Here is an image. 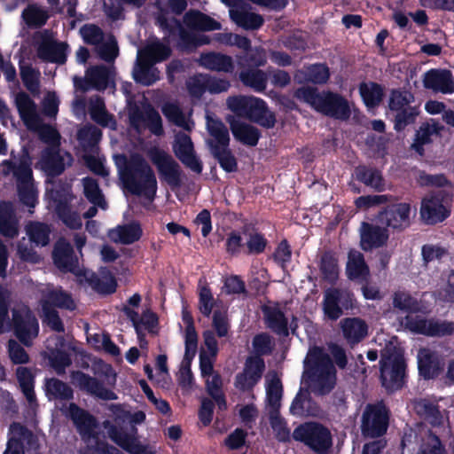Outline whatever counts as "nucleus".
Instances as JSON below:
<instances>
[{
	"label": "nucleus",
	"instance_id": "1",
	"mask_svg": "<svg viewBox=\"0 0 454 454\" xmlns=\"http://www.w3.org/2000/svg\"><path fill=\"white\" fill-rule=\"evenodd\" d=\"M119 177L131 194L153 200L158 190L155 173L145 158L135 153L129 159L124 154L116 157Z\"/></svg>",
	"mask_w": 454,
	"mask_h": 454
},
{
	"label": "nucleus",
	"instance_id": "2",
	"mask_svg": "<svg viewBox=\"0 0 454 454\" xmlns=\"http://www.w3.org/2000/svg\"><path fill=\"white\" fill-rule=\"evenodd\" d=\"M294 95L327 117L348 121L351 116L349 102L340 93L331 90L319 91L316 87L303 86L298 88Z\"/></svg>",
	"mask_w": 454,
	"mask_h": 454
},
{
	"label": "nucleus",
	"instance_id": "3",
	"mask_svg": "<svg viewBox=\"0 0 454 454\" xmlns=\"http://www.w3.org/2000/svg\"><path fill=\"white\" fill-rule=\"evenodd\" d=\"M406 361L403 351L388 342L380 351V378L387 392H395L406 383Z\"/></svg>",
	"mask_w": 454,
	"mask_h": 454
},
{
	"label": "nucleus",
	"instance_id": "4",
	"mask_svg": "<svg viewBox=\"0 0 454 454\" xmlns=\"http://www.w3.org/2000/svg\"><path fill=\"white\" fill-rule=\"evenodd\" d=\"M229 109L238 117L245 118L265 129H272L276 124V114L267 103L254 96H233L227 99Z\"/></svg>",
	"mask_w": 454,
	"mask_h": 454
},
{
	"label": "nucleus",
	"instance_id": "5",
	"mask_svg": "<svg viewBox=\"0 0 454 454\" xmlns=\"http://www.w3.org/2000/svg\"><path fill=\"white\" fill-rule=\"evenodd\" d=\"M207 130L213 137L207 141L213 158L226 173L237 172L238 160L230 148L231 138L227 127L219 119L210 120L207 122Z\"/></svg>",
	"mask_w": 454,
	"mask_h": 454
},
{
	"label": "nucleus",
	"instance_id": "6",
	"mask_svg": "<svg viewBox=\"0 0 454 454\" xmlns=\"http://www.w3.org/2000/svg\"><path fill=\"white\" fill-rule=\"evenodd\" d=\"M145 420V413L138 411L131 414L129 428L122 426L110 425L107 429L109 438L129 454H155L149 444H143L138 439L137 424Z\"/></svg>",
	"mask_w": 454,
	"mask_h": 454
},
{
	"label": "nucleus",
	"instance_id": "7",
	"mask_svg": "<svg viewBox=\"0 0 454 454\" xmlns=\"http://www.w3.org/2000/svg\"><path fill=\"white\" fill-rule=\"evenodd\" d=\"M293 438L319 454L326 453L333 445L330 430L318 422L299 425L293 432Z\"/></svg>",
	"mask_w": 454,
	"mask_h": 454
},
{
	"label": "nucleus",
	"instance_id": "8",
	"mask_svg": "<svg viewBox=\"0 0 454 454\" xmlns=\"http://www.w3.org/2000/svg\"><path fill=\"white\" fill-rule=\"evenodd\" d=\"M389 410L383 402L368 403L361 418V434L365 439L380 438L389 426Z\"/></svg>",
	"mask_w": 454,
	"mask_h": 454
},
{
	"label": "nucleus",
	"instance_id": "9",
	"mask_svg": "<svg viewBox=\"0 0 454 454\" xmlns=\"http://www.w3.org/2000/svg\"><path fill=\"white\" fill-rule=\"evenodd\" d=\"M356 308L354 293L348 288L328 287L324 291L322 309L325 318L338 320L345 312Z\"/></svg>",
	"mask_w": 454,
	"mask_h": 454
},
{
	"label": "nucleus",
	"instance_id": "10",
	"mask_svg": "<svg viewBox=\"0 0 454 454\" xmlns=\"http://www.w3.org/2000/svg\"><path fill=\"white\" fill-rule=\"evenodd\" d=\"M148 157L156 167L160 180L171 187L181 186L183 170L179 163L170 154L154 146L148 151Z\"/></svg>",
	"mask_w": 454,
	"mask_h": 454
},
{
	"label": "nucleus",
	"instance_id": "11",
	"mask_svg": "<svg viewBox=\"0 0 454 454\" xmlns=\"http://www.w3.org/2000/svg\"><path fill=\"white\" fill-rule=\"evenodd\" d=\"M12 325L16 338L27 347H30L33 339L38 336L39 323L28 307L13 309Z\"/></svg>",
	"mask_w": 454,
	"mask_h": 454
},
{
	"label": "nucleus",
	"instance_id": "12",
	"mask_svg": "<svg viewBox=\"0 0 454 454\" xmlns=\"http://www.w3.org/2000/svg\"><path fill=\"white\" fill-rule=\"evenodd\" d=\"M50 195L59 219L72 230L80 229L82 225V219L77 212L72 211L70 206V188L59 186L51 190Z\"/></svg>",
	"mask_w": 454,
	"mask_h": 454
},
{
	"label": "nucleus",
	"instance_id": "13",
	"mask_svg": "<svg viewBox=\"0 0 454 454\" xmlns=\"http://www.w3.org/2000/svg\"><path fill=\"white\" fill-rule=\"evenodd\" d=\"M67 417L73 421L77 433L83 442H90L98 438L99 432L97 418L87 410L81 408L74 403H71L67 410Z\"/></svg>",
	"mask_w": 454,
	"mask_h": 454
},
{
	"label": "nucleus",
	"instance_id": "14",
	"mask_svg": "<svg viewBox=\"0 0 454 454\" xmlns=\"http://www.w3.org/2000/svg\"><path fill=\"white\" fill-rule=\"evenodd\" d=\"M52 259L62 272H70L77 277H85L86 270L78 266V259L72 245L65 239H59L54 245Z\"/></svg>",
	"mask_w": 454,
	"mask_h": 454
},
{
	"label": "nucleus",
	"instance_id": "15",
	"mask_svg": "<svg viewBox=\"0 0 454 454\" xmlns=\"http://www.w3.org/2000/svg\"><path fill=\"white\" fill-rule=\"evenodd\" d=\"M411 205L400 202L387 206L377 216L379 223L396 231H403L411 225Z\"/></svg>",
	"mask_w": 454,
	"mask_h": 454
},
{
	"label": "nucleus",
	"instance_id": "16",
	"mask_svg": "<svg viewBox=\"0 0 454 454\" xmlns=\"http://www.w3.org/2000/svg\"><path fill=\"white\" fill-rule=\"evenodd\" d=\"M72 379L82 391L86 392L98 399L103 401H113L117 399V395L113 390L106 387L102 381L83 372H73Z\"/></svg>",
	"mask_w": 454,
	"mask_h": 454
},
{
	"label": "nucleus",
	"instance_id": "17",
	"mask_svg": "<svg viewBox=\"0 0 454 454\" xmlns=\"http://www.w3.org/2000/svg\"><path fill=\"white\" fill-rule=\"evenodd\" d=\"M442 194L424 198L420 207V216L427 224H436L443 222L450 215V210L443 205Z\"/></svg>",
	"mask_w": 454,
	"mask_h": 454
},
{
	"label": "nucleus",
	"instance_id": "18",
	"mask_svg": "<svg viewBox=\"0 0 454 454\" xmlns=\"http://www.w3.org/2000/svg\"><path fill=\"white\" fill-rule=\"evenodd\" d=\"M176 158L188 168L196 174L203 170V164L196 155L193 143L188 135L180 137L173 147Z\"/></svg>",
	"mask_w": 454,
	"mask_h": 454
},
{
	"label": "nucleus",
	"instance_id": "19",
	"mask_svg": "<svg viewBox=\"0 0 454 454\" xmlns=\"http://www.w3.org/2000/svg\"><path fill=\"white\" fill-rule=\"evenodd\" d=\"M423 85L426 89L443 94L454 93L452 73L447 69H430L424 74Z\"/></svg>",
	"mask_w": 454,
	"mask_h": 454
},
{
	"label": "nucleus",
	"instance_id": "20",
	"mask_svg": "<svg viewBox=\"0 0 454 454\" xmlns=\"http://www.w3.org/2000/svg\"><path fill=\"white\" fill-rule=\"evenodd\" d=\"M440 356L428 348H422L418 354L419 374L424 380L437 378L443 370Z\"/></svg>",
	"mask_w": 454,
	"mask_h": 454
},
{
	"label": "nucleus",
	"instance_id": "21",
	"mask_svg": "<svg viewBox=\"0 0 454 454\" xmlns=\"http://www.w3.org/2000/svg\"><path fill=\"white\" fill-rule=\"evenodd\" d=\"M68 45L55 40H43L37 47V57L50 63L64 65L67 62Z\"/></svg>",
	"mask_w": 454,
	"mask_h": 454
},
{
	"label": "nucleus",
	"instance_id": "22",
	"mask_svg": "<svg viewBox=\"0 0 454 454\" xmlns=\"http://www.w3.org/2000/svg\"><path fill=\"white\" fill-rule=\"evenodd\" d=\"M347 278L358 283L367 282L370 278V269L365 262L364 254L355 249H351L348 254L346 265Z\"/></svg>",
	"mask_w": 454,
	"mask_h": 454
},
{
	"label": "nucleus",
	"instance_id": "23",
	"mask_svg": "<svg viewBox=\"0 0 454 454\" xmlns=\"http://www.w3.org/2000/svg\"><path fill=\"white\" fill-rule=\"evenodd\" d=\"M388 239V231L366 222H363L361 227V247L364 251L378 248L384 246Z\"/></svg>",
	"mask_w": 454,
	"mask_h": 454
},
{
	"label": "nucleus",
	"instance_id": "24",
	"mask_svg": "<svg viewBox=\"0 0 454 454\" xmlns=\"http://www.w3.org/2000/svg\"><path fill=\"white\" fill-rule=\"evenodd\" d=\"M353 177L375 192H381L385 190L382 172L376 167L360 164L354 168Z\"/></svg>",
	"mask_w": 454,
	"mask_h": 454
},
{
	"label": "nucleus",
	"instance_id": "25",
	"mask_svg": "<svg viewBox=\"0 0 454 454\" xmlns=\"http://www.w3.org/2000/svg\"><path fill=\"white\" fill-rule=\"evenodd\" d=\"M229 123L230 129L237 141L250 147L257 145L262 137V132L258 128L233 118L229 121Z\"/></svg>",
	"mask_w": 454,
	"mask_h": 454
},
{
	"label": "nucleus",
	"instance_id": "26",
	"mask_svg": "<svg viewBox=\"0 0 454 454\" xmlns=\"http://www.w3.org/2000/svg\"><path fill=\"white\" fill-rule=\"evenodd\" d=\"M42 170L49 177H57L66 169L64 158L59 148L46 147L42 151L40 158Z\"/></svg>",
	"mask_w": 454,
	"mask_h": 454
},
{
	"label": "nucleus",
	"instance_id": "27",
	"mask_svg": "<svg viewBox=\"0 0 454 454\" xmlns=\"http://www.w3.org/2000/svg\"><path fill=\"white\" fill-rule=\"evenodd\" d=\"M262 311L269 329L278 336H289L288 319L279 308L264 305L262 307Z\"/></svg>",
	"mask_w": 454,
	"mask_h": 454
},
{
	"label": "nucleus",
	"instance_id": "28",
	"mask_svg": "<svg viewBox=\"0 0 454 454\" xmlns=\"http://www.w3.org/2000/svg\"><path fill=\"white\" fill-rule=\"evenodd\" d=\"M42 309L55 308L74 310L75 304L70 294L59 289H50L42 293V299L40 301Z\"/></svg>",
	"mask_w": 454,
	"mask_h": 454
},
{
	"label": "nucleus",
	"instance_id": "29",
	"mask_svg": "<svg viewBox=\"0 0 454 454\" xmlns=\"http://www.w3.org/2000/svg\"><path fill=\"white\" fill-rule=\"evenodd\" d=\"M343 337L351 345L361 342L368 334V325L360 317H346L340 321Z\"/></svg>",
	"mask_w": 454,
	"mask_h": 454
},
{
	"label": "nucleus",
	"instance_id": "30",
	"mask_svg": "<svg viewBox=\"0 0 454 454\" xmlns=\"http://www.w3.org/2000/svg\"><path fill=\"white\" fill-rule=\"evenodd\" d=\"M199 64L210 71L232 73L234 70L232 58L221 52L210 51L201 53Z\"/></svg>",
	"mask_w": 454,
	"mask_h": 454
},
{
	"label": "nucleus",
	"instance_id": "31",
	"mask_svg": "<svg viewBox=\"0 0 454 454\" xmlns=\"http://www.w3.org/2000/svg\"><path fill=\"white\" fill-rule=\"evenodd\" d=\"M143 235V230L138 222H132L109 230L108 237L114 243L130 245L138 241Z\"/></svg>",
	"mask_w": 454,
	"mask_h": 454
},
{
	"label": "nucleus",
	"instance_id": "32",
	"mask_svg": "<svg viewBox=\"0 0 454 454\" xmlns=\"http://www.w3.org/2000/svg\"><path fill=\"white\" fill-rule=\"evenodd\" d=\"M153 61H150L139 54L132 72L134 81L144 86H150L158 81L160 79L159 71L153 67Z\"/></svg>",
	"mask_w": 454,
	"mask_h": 454
},
{
	"label": "nucleus",
	"instance_id": "33",
	"mask_svg": "<svg viewBox=\"0 0 454 454\" xmlns=\"http://www.w3.org/2000/svg\"><path fill=\"white\" fill-rule=\"evenodd\" d=\"M15 106L20 119L30 127L39 121L35 102L25 91H20L15 96Z\"/></svg>",
	"mask_w": 454,
	"mask_h": 454
},
{
	"label": "nucleus",
	"instance_id": "34",
	"mask_svg": "<svg viewBox=\"0 0 454 454\" xmlns=\"http://www.w3.org/2000/svg\"><path fill=\"white\" fill-rule=\"evenodd\" d=\"M43 387L49 401H70L74 398L73 388L58 378H46Z\"/></svg>",
	"mask_w": 454,
	"mask_h": 454
},
{
	"label": "nucleus",
	"instance_id": "35",
	"mask_svg": "<svg viewBox=\"0 0 454 454\" xmlns=\"http://www.w3.org/2000/svg\"><path fill=\"white\" fill-rule=\"evenodd\" d=\"M185 25L193 30L215 31L221 28V24L199 10H190L184 16Z\"/></svg>",
	"mask_w": 454,
	"mask_h": 454
},
{
	"label": "nucleus",
	"instance_id": "36",
	"mask_svg": "<svg viewBox=\"0 0 454 454\" xmlns=\"http://www.w3.org/2000/svg\"><path fill=\"white\" fill-rule=\"evenodd\" d=\"M84 278L92 289L99 294L109 295L116 292L117 280L110 271H107L101 277L92 272L89 277L85 275Z\"/></svg>",
	"mask_w": 454,
	"mask_h": 454
},
{
	"label": "nucleus",
	"instance_id": "37",
	"mask_svg": "<svg viewBox=\"0 0 454 454\" xmlns=\"http://www.w3.org/2000/svg\"><path fill=\"white\" fill-rule=\"evenodd\" d=\"M140 121H144L145 122V125L153 135L161 136L164 133L161 117L158 111L153 107L149 106L145 111V117L139 110L131 114L130 121L132 124Z\"/></svg>",
	"mask_w": 454,
	"mask_h": 454
},
{
	"label": "nucleus",
	"instance_id": "38",
	"mask_svg": "<svg viewBox=\"0 0 454 454\" xmlns=\"http://www.w3.org/2000/svg\"><path fill=\"white\" fill-rule=\"evenodd\" d=\"M416 413L430 425L435 427L442 423V416L439 406L428 399H419L414 403Z\"/></svg>",
	"mask_w": 454,
	"mask_h": 454
},
{
	"label": "nucleus",
	"instance_id": "39",
	"mask_svg": "<svg viewBox=\"0 0 454 454\" xmlns=\"http://www.w3.org/2000/svg\"><path fill=\"white\" fill-rule=\"evenodd\" d=\"M359 93L368 108H374L380 105L384 98V88L381 84L370 82L369 83L361 82L359 85Z\"/></svg>",
	"mask_w": 454,
	"mask_h": 454
},
{
	"label": "nucleus",
	"instance_id": "40",
	"mask_svg": "<svg viewBox=\"0 0 454 454\" xmlns=\"http://www.w3.org/2000/svg\"><path fill=\"white\" fill-rule=\"evenodd\" d=\"M20 390L30 405L36 403L35 392V375L30 368L20 366L16 370Z\"/></svg>",
	"mask_w": 454,
	"mask_h": 454
},
{
	"label": "nucleus",
	"instance_id": "41",
	"mask_svg": "<svg viewBox=\"0 0 454 454\" xmlns=\"http://www.w3.org/2000/svg\"><path fill=\"white\" fill-rule=\"evenodd\" d=\"M230 18L239 27L246 30H257L264 23V19L261 14L243 10H230Z\"/></svg>",
	"mask_w": 454,
	"mask_h": 454
},
{
	"label": "nucleus",
	"instance_id": "42",
	"mask_svg": "<svg viewBox=\"0 0 454 454\" xmlns=\"http://www.w3.org/2000/svg\"><path fill=\"white\" fill-rule=\"evenodd\" d=\"M308 377L313 383L314 392L319 395L329 394L335 386V380L330 374V369L307 372Z\"/></svg>",
	"mask_w": 454,
	"mask_h": 454
},
{
	"label": "nucleus",
	"instance_id": "43",
	"mask_svg": "<svg viewBox=\"0 0 454 454\" xmlns=\"http://www.w3.org/2000/svg\"><path fill=\"white\" fill-rule=\"evenodd\" d=\"M319 270L324 280L334 284L339 278L338 259L333 251H325L319 262Z\"/></svg>",
	"mask_w": 454,
	"mask_h": 454
},
{
	"label": "nucleus",
	"instance_id": "44",
	"mask_svg": "<svg viewBox=\"0 0 454 454\" xmlns=\"http://www.w3.org/2000/svg\"><path fill=\"white\" fill-rule=\"evenodd\" d=\"M109 79V71L105 66H96L87 71V77L84 83L87 86H80L82 90H87L89 87L101 90L106 88Z\"/></svg>",
	"mask_w": 454,
	"mask_h": 454
},
{
	"label": "nucleus",
	"instance_id": "45",
	"mask_svg": "<svg viewBox=\"0 0 454 454\" xmlns=\"http://www.w3.org/2000/svg\"><path fill=\"white\" fill-rule=\"evenodd\" d=\"M240 82L254 91L262 92L267 87V75L259 68L247 69L239 73Z\"/></svg>",
	"mask_w": 454,
	"mask_h": 454
},
{
	"label": "nucleus",
	"instance_id": "46",
	"mask_svg": "<svg viewBox=\"0 0 454 454\" xmlns=\"http://www.w3.org/2000/svg\"><path fill=\"white\" fill-rule=\"evenodd\" d=\"M22 18L29 27L40 28L47 23L50 15L47 10L32 4L23 10Z\"/></svg>",
	"mask_w": 454,
	"mask_h": 454
},
{
	"label": "nucleus",
	"instance_id": "47",
	"mask_svg": "<svg viewBox=\"0 0 454 454\" xmlns=\"http://www.w3.org/2000/svg\"><path fill=\"white\" fill-rule=\"evenodd\" d=\"M414 101V95L404 89H393L388 98V108L392 112H397L411 107V103Z\"/></svg>",
	"mask_w": 454,
	"mask_h": 454
},
{
	"label": "nucleus",
	"instance_id": "48",
	"mask_svg": "<svg viewBox=\"0 0 454 454\" xmlns=\"http://www.w3.org/2000/svg\"><path fill=\"white\" fill-rule=\"evenodd\" d=\"M20 74L26 89L33 95L40 92V72L31 65H20Z\"/></svg>",
	"mask_w": 454,
	"mask_h": 454
},
{
	"label": "nucleus",
	"instance_id": "49",
	"mask_svg": "<svg viewBox=\"0 0 454 454\" xmlns=\"http://www.w3.org/2000/svg\"><path fill=\"white\" fill-rule=\"evenodd\" d=\"M269 420L274 432L275 438L280 442H290V429L288 428L285 419L281 417L279 411H270Z\"/></svg>",
	"mask_w": 454,
	"mask_h": 454
},
{
	"label": "nucleus",
	"instance_id": "50",
	"mask_svg": "<svg viewBox=\"0 0 454 454\" xmlns=\"http://www.w3.org/2000/svg\"><path fill=\"white\" fill-rule=\"evenodd\" d=\"M51 230L44 223L35 222L27 226V234L31 242L44 247L50 242Z\"/></svg>",
	"mask_w": 454,
	"mask_h": 454
},
{
	"label": "nucleus",
	"instance_id": "51",
	"mask_svg": "<svg viewBox=\"0 0 454 454\" xmlns=\"http://www.w3.org/2000/svg\"><path fill=\"white\" fill-rule=\"evenodd\" d=\"M83 192L86 199L93 205L99 207L102 209L106 207L102 191L99 188L98 182L90 177L83 179Z\"/></svg>",
	"mask_w": 454,
	"mask_h": 454
},
{
	"label": "nucleus",
	"instance_id": "52",
	"mask_svg": "<svg viewBox=\"0 0 454 454\" xmlns=\"http://www.w3.org/2000/svg\"><path fill=\"white\" fill-rule=\"evenodd\" d=\"M309 363L307 372L320 371L323 369H332L333 364L328 354L322 348L315 347L309 353Z\"/></svg>",
	"mask_w": 454,
	"mask_h": 454
},
{
	"label": "nucleus",
	"instance_id": "53",
	"mask_svg": "<svg viewBox=\"0 0 454 454\" xmlns=\"http://www.w3.org/2000/svg\"><path fill=\"white\" fill-rule=\"evenodd\" d=\"M139 54L155 64L168 59L171 55V49L160 42H155L146 46Z\"/></svg>",
	"mask_w": 454,
	"mask_h": 454
},
{
	"label": "nucleus",
	"instance_id": "54",
	"mask_svg": "<svg viewBox=\"0 0 454 454\" xmlns=\"http://www.w3.org/2000/svg\"><path fill=\"white\" fill-rule=\"evenodd\" d=\"M283 394V386L279 378L273 377L266 387V397L270 411H279Z\"/></svg>",
	"mask_w": 454,
	"mask_h": 454
},
{
	"label": "nucleus",
	"instance_id": "55",
	"mask_svg": "<svg viewBox=\"0 0 454 454\" xmlns=\"http://www.w3.org/2000/svg\"><path fill=\"white\" fill-rule=\"evenodd\" d=\"M4 162L12 168L13 176L17 180V186L34 184L33 171L29 162L21 160L18 165L13 164L10 160H4Z\"/></svg>",
	"mask_w": 454,
	"mask_h": 454
},
{
	"label": "nucleus",
	"instance_id": "56",
	"mask_svg": "<svg viewBox=\"0 0 454 454\" xmlns=\"http://www.w3.org/2000/svg\"><path fill=\"white\" fill-rule=\"evenodd\" d=\"M393 305L395 308L408 313H416L420 309L418 300L409 293L402 291L394 294Z\"/></svg>",
	"mask_w": 454,
	"mask_h": 454
},
{
	"label": "nucleus",
	"instance_id": "57",
	"mask_svg": "<svg viewBox=\"0 0 454 454\" xmlns=\"http://www.w3.org/2000/svg\"><path fill=\"white\" fill-rule=\"evenodd\" d=\"M0 233L6 238L13 239L18 235V228L13 220L10 207L0 205Z\"/></svg>",
	"mask_w": 454,
	"mask_h": 454
},
{
	"label": "nucleus",
	"instance_id": "58",
	"mask_svg": "<svg viewBox=\"0 0 454 454\" xmlns=\"http://www.w3.org/2000/svg\"><path fill=\"white\" fill-rule=\"evenodd\" d=\"M305 77L314 84L326 83L330 77L329 67L325 63L311 64L306 67Z\"/></svg>",
	"mask_w": 454,
	"mask_h": 454
},
{
	"label": "nucleus",
	"instance_id": "59",
	"mask_svg": "<svg viewBox=\"0 0 454 454\" xmlns=\"http://www.w3.org/2000/svg\"><path fill=\"white\" fill-rule=\"evenodd\" d=\"M266 59L263 52L258 50L246 51L243 54L238 56V65L240 67H247L248 69L258 68L264 66Z\"/></svg>",
	"mask_w": 454,
	"mask_h": 454
},
{
	"label": "nucleus",
	"instance_id": "60",
	"mask_svg": "<svg viewBox=\"0 0 454 454\" xmlns=\"http://www.w3.org/2000/svg\"><path fill=\"white\" fill-rule=\"evenodd\" d=\"M102 137V131L96 126L90 125L78 131L77 138L83 148L96 146Z\"/></svg>",
	"mask_w": 454,
	"mask_h": 454
},
{
	"label": "nucleus",
	"instance_id": "61",
	"mask_svg": "<svg viewBox=\"0 0 454 454\" xmlns=\"http://www.w3.org/2000/svg\"><path fill=\"white\" fill-rule=\"evenodd\" d=\"M419 111L416 106L406 107V109L395 112L394 119V129L396 132H401L406 129L407 126L413 124Z\"/></svg>",
	"mask_w": 454,
	"mask_h": 454
},
{
	"label": "nucleus",
	"instance_id": "62",
	"mask_svg": "<svg viewBox=\"0 0 454 454\" xmlns=\"http://www.w3.org/2000/svg\"><path fill=\"white\" fill-rule=\"evenodd\" d=\"M265 370V362L263 358L258 356H250L245 362L243 372L250 375V380L254 383H258L262 377Z\"/></svg>",
	"mask_w": 454,
	"mask_h": 454
},
{
	"label": "nucleus",
	"instance_id": "63",
	"mask_svg": "<svg viewBox=\"0 0 454 454\" xmlns=\"http://www.w3.org/2000/svg\"><path fill=\"white\" fill-rule=\"evenodd\" d=\"M454 333V323L440 321L434 318L428 319L426 336L443 337Z\"/></svg>",
	"mask_w": 454,
	"mask_h": 454
},
{
	"label": "nucleus",
	"instance_id": "64",
	"mask_svg": "<svg viewBox=\"0 0 454 454\" xmlns=\"http://www.w3.org/2000/svg\"><path fill=\"white\" fill-rule=\"evenodd\" d=\"M448 254V249L440 245L425 244L421 247L422 261L426 266L435 261L442 262V258Z\"/></svg>",
	"mask_w": 454,
	"mask_h": 454
}]
</instances>
